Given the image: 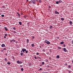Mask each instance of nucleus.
Wrapping results in <instances>:
<instances>
[{"label": "nucleus", "instance_id": "nucleus-49", "mask_svg": "<svg viewBox=\"0 0 73 73\" xmlns=\"http://www.w3.org/2000/svg\"><path fill=\"white\" fill-rule=\"evenodd\" d=\"M39 59H41V57H39Z\"/></svg>", "mask_w": 73, "mask_h": 73}, {"label": "nucleus", "instance_id": "nucleus-48", "mask_svg": "<svg viewBox=\"0 0 73 73\" xmlns=\"http://www.w3.org/2000/svg\"><path fill=\"white\" fill-rule=\"evenodd\" d=\"M49 8H51V6H49Z\"/></svg>", "mask_w": 73, "mask_h": 73}, {"label": "nucleus", "instance_id": "nucleus-41", "mask_svg": "<svg viewBox=\"0 0 73 73\" xmlns=\"http://www.w3.org/2000/svg\"><path fill=\"white\" fill-rule=\"evenodd\" d=\"M39 70H42V68H40Z\"/></svg>", "mask_w": 73, "mask_h": 73}, {"label": "nucleus", "instance_id": "nucleus-59", "mask_svg": "<svg viewBox=\"0 0 73 73\" xmlns=\"http://www.w3.org/2000/svg\"><path fill=\"white\" fill-rule=\"evenodd\" d=\"M21 53H22L23 51H21Z\"/></svg>", "mask_w": 73, "mask_h": 73}, {"label": "nucleus", "instance_id": "nucleus-62", "mask_svg": "<svg viewBox=\"0 0 73 73\" xmlns=\"http://www.w3.org/2000/svg\"><path fill=\"white\" fill-rule=\"evenodd\" d=\"M37 58H39V57H38V56L37 57Z\"/></svg>", "mask_w": 73, "mask_h": 73}, {"label": "nucleus", "instance_id": "nucleus-35", "mask_svg": "<svg viewBox=\"0 0 73 73\" xmlns=\"http://www.w3.org/2000/svg\"><path fill=\"white\" fill-rule=\"evenodd\" d=\"M65 65L66 66H67V65H68V64H67V63H65Z\"/></svg>", "mask_w": 73, "mask_h": 73}, {"label": "nucleus", "instance_id": "nucleus-16", "mask_svg": "<svg viewBox=\"0 0 73 73\" xmlns=\"http://www.w3.org/2000/svg\"><path fill=\"white\" fill-rule=\"evenodd\" d=\"M7 64H8V65H10V64H11V63H10V62H7Z\"/></svg>", "mask_w": 73, "mask_h": 73}, {"label": "nucleus", "instance_id": "nucleus-57", "mask_svg": "<svg viewBox=\"0 0 73 73\" xmlns=\"http://www.w3.org/2000/svg\"><path fill=\"white\" fill-rule=\"evenodd\" d=\"M14 41L15 42V41H16V40H14Z\"/></svg>", "mask_w": 73, "mask_h": 73}, {"label": "nucleus", "instance_id": "nucleus-12", "mask_svg": "<svg viewBox=\"0 0 73 73\" xmlns=\"http://www.w3.org/2000/svg\"><path fill=\"white\" fill-rule=\"evenodd\" d=\"M70 24L71 25H72V24H73V23H72V21H70Z\"/></svg>", "mask_w": 73, "mask_h": 73}, {"label": "nucleus", "instance_id": "nucleus-30", "mask_svg": "<svg viewBox=\"0 0 73 73\" xmlns=\"http://www.w3.org/2000/svg\"><path fill=\"white\" fill-rule=\"evenodd\" d=\"M45 61H46V62H48V60L47 59H46Z\"/></svg>", "mask_w": 73, "mask_h": 73}, {"label": "nucleus", "instance_id": "nucleus-19", "mask_svg": "<svg viewBox=\"0 0 73 73\" xmlns=\"http://www.w3.org/2000/svg\"><path fill=\"white\" fill-rule=\"evenodd\" d=\"M23 54H24V53H21V55L22 56H23Z\"/></svg>", "mask_w": 73, "mask_h": 73}, {"label": "nucleus", "instance_id": "nucleus-55", "mask_svg": "<svg viewBox=\"0 0 73 73\" xmlns=\"http://www.w3.org/2000/svg\"><path fill=\"white\" fill-rule=\"evenodd\" d=\"M4 38H6V36H4Z\"/></svg>", "mask_w": 73, "mask_h": 73}, {"label": "nucleus", "instance_id": "nucleus-45", "mask_svg": "<svg viewBox=\"0 0 73 73\" xmlns=\"http://www.w3.org/2000/svg\"><path fill=\"white\" fill-rule=\"evenodd\" d=\"M63 46H64V47H65V45L64 44L63 45Z\"/></svg>", "mask_w": 73, "mask_h": 73}, {"label": "nucleus", "instance_id": "nucleus-11", "mask_svg": "<svg viewBox=\"0 0 73 73\" xmlns=\"http://www.w3.org/2000/svg\"><path fill=\"white\" fill-rule=\"evenodd\" d=\"M58 2L59 3H62V1L61 0H59L58 1Z\"/></svg>", "mask_w": 73, "mask_h": 73}, {"label": "nucleus", "instance_id": "nucleus-23", "mask_svg": "<svg viewBox=\"0 0 73 73\" xmlns=\"http://www.w3.org/2000/svg\"><path fill=\"white\" fill-rule=\"evenodd\" d=\"M68 67L69 68H71V66H70V65H69L68 66Z\"/></svg>", "mask_w": 73, "mask_h": 73}, {"label": "nucleus", "instance_id": "nucleus-5", "mask_svg": "<svg viewBox=\"0 0 73 73\" xmlns=\"http://www.w3.org/2000/svg\"><path fill=\"white\" fill-rule=\"evenodd\" d=\"M5 44H2L1 45V46L2 47H5Z\"/></svg>", "mask_w": 73, "mask_h": 73}, {"label": "nucleus", "instance_id": "nucleus-2", "mask_svg": "<svg viewBox=\"0 0 73 73\" xmlns=\"http://www.w3.org/2000/svg\"><path fill=\"white\" fill-rule=\"evenodd\" d=\"M62 50H64V51L65 52H67V50L65 48H62Z\"/></svg>", "mask_w": 73, "mask_h": 73}, {"label": "nucleus", "instance_id": "nucleus-63", "mask_svg": "<svg viewBox=\"0 0 73 73\" xmlns=\"http://www.w3.org/2000/svg\"><path fill=\"white\" fill-rule=\"evenodd\" d=\"M27 0V2L29 0Z\"/></svg>", "mask_w": 73, "mask_h": 73}, {"label": "nucleus", "instance_id": "nucleus-31", "mask_svg": "<svg viewBox=\"0 0 73 73\" xmlns=\"http://www.w3.org/2000/svg\"><path fill=\"white\" fill-rule=\"evenodd\" d=\"M13 29H14V30H16V28L15 27L13 28Z\"/></svg>", "mask_w": 73, "mask_h": 73}, {"label": "nucleus", "instance_id": "nucleus-14", "mask_svg": "<svg viewBox=\"0 0 73 73\" xmlns=\"http://www.w3.org/2000/svg\"><path fill=\"white\" fill-rule=\"evenodd\" d=\"M56 58H60V56H59V55H57L56 56Z\"/></svg>", "mask_w": 73, "mask_h": 73}, {"label": "nucleus", "instance_id": "nucleus-17", "mask_svg": "<svg viewBox=\"0 0 73 73\" xmlns=\"http://www.w3.org/2000/svg\"><path fill=\"white\" fill-rule=\"evenodd\" d=\"M61 20H62V21H64V18H62Z\"/></svg>", "mask_w": 73, "mask_h": 73}, {"label": "nucleus", "instance_id": "nucleus-40", "mask_svg": "<svg viewBox=\"0 0 73 73\" xmlns=\"http://www.w3.org/2000/svg\"><path fill=\"white\" fill-rule=\"evenodd\" d=\"M5 36H7V34H5Z\"/></svg>", "mask_w": 73, "mask_h": 73}, {"label": "nucleus", "instance_id": "nucleus-21", "mask_svg": "<svg viewBox=\"0 0 73 73\" xmlns=\"http://www.w3.org/2000/svg\"><path fill=\"white\" fill-rule=\"evenodd\" d=\"M50 28H51V29H52L53 28V27L52 26H50Z\"/></svg>", "mask_w": 73, "mask_h": 73}, {"label": "nucleus", "instance_id": "nucleus-33", "mask_svg": "<svg viewBox=\"0 0 73 73\" xmlns=\"http://www.w3.org/2000/svg\"><path fill=\"white\" fill-rule=\"evenodd\" d=\"M2 7L3 8H5V6H2Z\"/></svg>", "mask_w": 73, "mask_h": 73}, {"label": "nucleus", "instance_id": "nucleus-50", "mask_svg": "<svg viewBox=\"0 0 73 73\" xmlns=\"http://www.w3.org/2000/svg\"><path fill=\"white\" fill-rule=\"evenodd\" d=\"M29 23H27V25H29Z\"/></svg>", "mask_w": 73, "mask_h": 73}, {"label": "nucleus", "instance_id": "nucleus-24", "mask_svg": "<svg viewBox=\"0 0 73 73\" xmlns=\"http://www.w3.org/2000/svg\"><path fill=\"white\" fill-rule=\"evenodd\" d=\"M34 44H31V46L33 47H34Z\"/></svg>", "mask_w": 73, "mask_h": 73}, {"label": "nucleus", "instance_id": "nucleus-18", "mask_svg": "<svg viewBox=\"0 0 73 73\" xmlns=\"http://www.w3.org/2000/svg\"><path fill=\"white\" fill-rule=\"evenodd\" d=\"M58 1H57L56 2V4H58L59 3H58Z\"/></svg>", "mask_w": 73, "mask_h": 73}, {"label": "nucleus", "instance_id": "nucleus-36", "mask_svg": "<svg viewBox=\"0 0 73 73\" xmlns=\"http://www.w3.org/2000/svg\"><path fill=\"white\" fill-rule=\"evenodd\" d=\"M42 64L43 65L44 64V62H42Z\"/></svg>", "mask_w": 73, "mask_h": 73}, {"label": "nucleus", "instance_id": "nucleus-54", "mask_svg": "<svg viewBox=\"0 0 73 73\" xmlns=\"http://www.w3.org/2000/svg\"><path fill=\"white\" fill-rule=\"evenodd\" d=\"M14 41V39H13L12 40V41Z\"/></svg>", "mask_w": 73, "mask_h": 73}, {"label": "nucleus", "instance_id": "nucleus-56", "mask_svg": "<svg viewBox=\"0 0 73 73\" xmlns=\"http://www.w3.org/2000/svg\"><path fill=\"white\" fill-rule=\"evenodd\" d=\"M7 53H6V56H7Z\"/></svg>", "mask_w": 73, "mask_h": 73}, {"label": "nucleus", "instance_id": "nucleus-46", "mask_svg": "<svg viewBox=\"0 0 73 73\" xmlns=\"http://www.w3.org/2000/svg\"><path fill=\"white\" fill-rule=\"evenodd\" d=\"M39 1L40 2V3H41V0H40Z\"/></svg>", "mask_w": 73, "mask_h": 73}, {"label": "nucleus", "instance_id": "nucleus-39", "mask_svg": "<svg viewBox=\"0 0 73 73\" xmlns=\"http://www.w3.org/2000/svg\"><path fill=\"white\" fill-rule=\"evenodd\" d=\"M68 73H71V71H68Z\"/></svg>", "mask_w": 73, "mask_h": 73}, {"label": "nucleus", "instance_id": "nucleus-47", "mask_svg": "<svg viewBox=\"0 0 73 73\" xmlns=\"http://www.w3.org/2000/svg\"><path fill=\"white\" fill-rule=\"evenodd\" d=\"M35 59H37V58L36 56L35 57Z\"/></svg>", "mask_w": 73, "mask_h": 73}, {"label": "nucleus", "instance_id": "nucleus-58", "mask_svg": "<svg viewBox=\"0 0 73 73\" xmlns=\"http://www.w3.org/2000/svg\"><path fill=\"white\" fill-rule=\"evenodd\" d=\"M47 66V67H49V66L48 65Z\"/></svg>", "mask_w": 73, "mask_h": 73}, {"label": "nucleus", "instance_id": "nucleus-6", "mask_svg": "<svg viewBox=\"0 0 73 73\" xmlns=\"http://www.w3.org/2000/svg\"><path fill=\"white\" fill-rule=\"evenodd\" d=\"M17 14L19 16V18H20V14L18 13H17Z\"/></svg>", "mask_w": 73, "mask_h": 73}, {"label": "nucleus", "instance_id": "nucleus-3", "mask_svg": "<svg viewBox=\"0 0 73 73\" xmlns=\"http://www.w3.org/2000/svg\"><path fill=\"white\" fill-rule=\"evenodd\" d=\"M27 50H26V49H22V51L23 52H24V53H25V52H26V51Z\"/></svg>", "mask_w": 73, "mask_h": 73}, {"label": "nucleus", "instance_id": "nucleus-42", "mask_svg": "<svg viewBox=\"0 0 73 73\" xmlns=\"http://www.w3.org/2000/svg\"><path fill=\"white\" fill-rule=\"evenodd\" d=\"M40 48H42V46H40Z\"/></svg>", "mask_w": 73, "mask_h": 73}, {"label": "nucleus", "instance_id": "nucleus-34", "mask_svg": "<svg viewBox=\"0 0 73 73\" xmlns=\"http://www.w3.org/2000/svg\"><path fill=\"white\" fill-rule=\"evenodd\" d=\"M37 55H39V53H36Z\"/></svg>", "mask_w": 73, "mask_h": 73}, {"label": "nucleus", "instance_id": "nucleus-26", "mask_svg": "<svg viewBox=\"0 0 73 73\" xmlns=\"http://www.w3.org/2000/svg\"><path fill=\"white\" fill-rule=\"evenodd\" d=\"M17 63H18V64H20V61H17Z\"/></svg>", "mask_w": 73, "mask_h": 73}, {"label": "nucleus", "instance_id": "nucleus-32", "mask_svg": "<svg viewBox=\"0 0 73 73\" xmlns=\"http://www.w3.org/2000/svg\"><path fill=\"white\" fill-rule=\"evenodd\" d=\"M6 48H4L3 49V50H6Z\"/></svg>", "mask_w": 73, "mask_h": 73}, {"label": "nucleus", "instance_id": "nucleus-27", "mask_svg": "<svg viewBox=\"0 0 73 73\" xmlns=\"http://www.w3.org/2000/svg\"><path fill=\"white\" fill-rule=\"evenodd\" d=\"M1 17H4V15H1Z\"/></svg>", "mask_w": 73, "mask_h": 73}, {"label": "nucleus", "instance_id": "nucleus-8", "mask_svg": "<svg viewBox=\"0 0 73 73\" xmlns=\"http://www.w3.org/2000/svg\"><path fill=\"white\" fill-rule=\"evenodd\" d=\"M4 29H5V31H8V29L7 28V27H5Z\"/></svg>", "mask_w": 73, "mask_h": 73}, {"label": "nucleus", "instance_id": "nucleus-1", "mask_svg": "<svg viewBox=\"0 0 73 73\" xmlns=\"http://www.w3.org/2000/svg\"><path fill=\"white\" fill-rule=\"evenodd\" d=\"M45 42H46V43L48 45H49L50 44V42H49L47 40H45L44 41Z\"/></svg>", "mask_w": 73, "mask_h": 73}, {"label": "nucleus", "instance_id": "nucleus-9", "mask_svg": "<svg viewBox=\"0 0 73 73\" xmlns=\"http://www.w3.org/2000/svg\"><path fill=\"white\" fill-rule=\"evenodd\" d=\"M55 14H59V13L57 11H55Z\"/></svg>", "mask_w": 73, "mask_h": 73}, {"label": "nucleus", "instance_id": "nucleus-13", "mask_svg": "<svg viewBox=\"0 0 73 73\" xmlns=\"http://www.w3.org/2000/svg\"><path fill=\"white\" fill-rule=\"evenodd\" d=\"M27 43H29V39H27Z\"/></svg>", "mask_w": 73, "mask_h": 73}, {"label": "nucleus", "instance_id": "nucleus-7", "mask_svg": "<svg viewBox=\"0 0 73 73\" xmlns=\"http://www.w3.org/2000/svg\"><path fill=\"white\" fill-rule=\"evenodd\" d=\"M19 23L20 25H22V23L21 22H19Z\"/></svg>", "mask_w": 73, "mask_h": 73}, {"label": "nucleus", "instance_id": "nucleus-20", "mask_svg": "<svg viewBox=\"0 0 73 73\" xmlns=\"http://www.w3.org/2000/svg\"><path fill=\"white\" fill-rule=\"evenodd\" d=\"M42 51L43 52H45V49H43V50H42Z\"/></svg>", "mask_w": 73, "mask_h": 73}, {"label": "nucleus", "instance_id": "nucleus-53", "mask_svg": "<svg viewBox=\"0 0 73 73\" xmlns=\"http://www.w3.org/2000/svg\"><path fill=\"white\" fill-rule=\"evenodd\" d=\"M35 38V36H33V38Z\"/></svg>", "mask_w": 73, "mask_h": 73}, {"label": "nucleus", "instance_id": "nucleus-51", "mask_svg": "<svg viewBox=\"0 0 73 73\" xmlns=\"http://www.w3.org/2000/svg\"><path fill=\"white\" fill-rule=\"evenodd\" d=\"M10 42H12V40H10Z\"/></svg>", "mask_w": 73, "mask_h": 73}, {"label": "nucleus", "instance_id": "nucleus-60", "mask_svg": "<svg viewBox=\"0 0 73 73\" xmlns=\"http://www.w3.org/2000/svg\"><path fill=\"white\" fill-rule=\"evenodd\" d=\"M57 38H58V39L59 38V37H58Z\"/></svg>", "mask_w": 73, "mask_h": 73}, {"label": "nucleus", "instance_id": "nucleus-61", "mask_svg": "<svg viewBox=\"0 0 73 73\" xmlns=\"http://www.w3.org/2000/svg\"><path fill=\"white\" fill-rule=\"evenodd\" d=\"M72 44H73V40L72 41Z\"/></svg>", "mask_w": 73, "mask_h": 73}, {"label": "nucleus", "instance_id": "nucleus-52", "mask_svg": "<svg viewBox=\"0 0 73 73\" xmlns=\"http://www.w3.org/2000/svg\"><path fill=\"white\" fill-rule=\"evenodd\" d=\"M3 50H1V52H3Z\"/></svg>", "mask_w": 73, "mask_h": 73}, {"label": "nucleus", "instance_id": "nucleus-38", "mask_svg": "<svg viewBox=\"0 0 73 73\" xmlns=\"http://www.w3.org/2000/svg\"><path fill=\"white\" fill-rule=\"evenodd\" d=\"M28 51H26V53H28Z\"/></svg>", "mask_w": 73, "mask_h": 73}, {"label": "nucleus", "instance_id": "nucleus-25", "mask_svg": "<svg viewBox=\"0 0 73 73\" xmlns=\"http://www.w3.org/2000/svg\"><path fill=\"white\" fill-rule=\"evenodd\" d=\"M22 64V62L21 61H20L19 62V64Z\"/></svg>", "mask_w": 73, "mask_h": 73}, {"label": "nucleus", "instance_id": "nucleus-44", "mask_svg": "<svg viewBox=\"0 0 73 73\" xmlns=\"http://www.w3.org/2000/svg\"><path fill=\"white\" fill-rule=\"evenodd\" d=\"M20 67H22V66H23V65H20Z\"/></svg>", "mask_w": 73, "mask_h": 73}, {"label": "nucleus", "instance_id": "nucleus-10", "mask_svg": "<svg viewBox=\"0 0 73 73\" xmlns=\"http://www.w3.org/2000/svg\"><path fill=\"white\" fill-rule=\"evenodd\" d=\"M64 42L63 41L61 42L60 43V44H64Z\"/></svg>", "mask_w": 73, "mask_h": 73}, {"label": "nucleus", "instance_id": "nucleus-4", "mask_svg": "<svg viewBox=\"0 0 73 73\" xmlns=\"http://www.w3.org/2000/svg\"><path fill=\"white\" fill-rule=\"evenodd\" d=\"M31 1L32 3H33L34 4H35V1L34 0H32Z\"/></svg>", "mask_w": 73, "mask_h": 73}, {"label": "nucleus", "instance_id": "nucleus-22", "mask_svg": "<svg viewBox=\"0 0 73 73\" xmlns=\"http://www.w3.org/2000/svg\"><path fill=\"white\" fill-rule=\"evenodd\" d=\"M58 49H61V47H58Z\"/></svg>", "mask_w": 73, "mask_h": 73}, {"label": "nucleus", "instance_id": "nucleus-64", "mask_svg": "<svg viewBox=\"0 0 73 73\" xmlns=\"http://www.w3.org/2000/svg\"><path fill=\"white\" fill-rule=\"evenodd\" d=\"M14 42V41H13V42Z\"/></svg>", "mask_w": 73, "mask_h": 73}, {"label": "nucleus", "instance_id": "nucleus-43", "mask_svg": "<svg viewBox=\"0 0 73 73\" xmlns=\"http://www.w3.org/2000/svg\"><path fill=\"white\" fill-rule=\"evenodd\" d=\"M15 43H16V44H17V43H18V41H16V42H15Z\"/></svg>", "mask_w": 73, "mask_h": 73}, {"label": "nucleus", "instance_id": "nucleus-28", "mask_svg": "<svg viewBox=\"0 0 73 73\" xmlns=\"http://www.w3.org/2000/svg\"><path fill=\"white\" fill-rule=\"evenodd\" d=\"M27 16H24L23 17H24V18H25L26 19H27Z\"/></svg>", "mask_w": 73, "mask_h": 73}, {"label": "nucleus", "instance_id": "nucleus-15", "mask_svg": "<svg viewBox=\"0 0 73 73\" xmlns=\"http://www.w3.org/2000/svg\"><path fill=\"white\" fill-rule=\"evenodd\" d=\"M21 70L22 72H23V70H24V68H21Z\"/></svg>", "mask_w": 73, "mask_h": 73}, {"label": "nucleus", "instance_id": "nucleus-29", "mask_svg": "<svg viewBox=\"0 0 73 73\" xmlns=\"http://www.w3.org/2000/svg\"><path fill=\"white\" fill-rule=\"evenodd\" d=\"M5 61H7V58H5Z\"/></svg>", "mask_w": 73, "mask_h": 73}, {"label": "nucleus", "instance_id": "nucleus-37", "mask_svg": "<svg viewBox=\"0 0 73 73\" xmlns=\"http://www.w3.org/2000/svg\"><path fill=\"white\" fill-rule=\"evenodd\" d=\"M13 33H16V31H14V32H13Z\"/></svg>", "mask_w": 73, "mask_h": 73}]
</instances>
